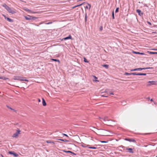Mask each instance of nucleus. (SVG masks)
Returning <instances> with one entry per match:
<instances>
[{"label":"nucleus","mask_w":157,"mask_h":157,"mask_svg":"<svg viewBox=\"0 0 157 157\" xmlns=\"http://www.w3.org/2000/svg\"><path fill=\"white\" fill-rule=\"evenodd\" d=\"M82 5H84V8L85 9H89V10H90V9L91 8V5L87 2H83L80 5H77V6H75V7H78V6H81Z\"/></svg>","instance_id":"f257e3e1"},{"label":"nucleus","mask_w":157,"mask_h":157,"mask_svg":"<svg viewBox=\"0 0 157 157\" xmlns=\"http://www.w3.org/2000/svg\"><path fill=\"white\" fill-rule=\"evenodd\" d=\"M21 132V131L20 129H18L16 130V132L13 135L12 137L13 138H17L18 136L20 134Z\"/></svg>","instance_id":"f03ea898"},{"label":"nucleus","mask_w":157,"mask_h":157,"mask_svg":"<svg viewBox=\"0 0 157 157\" xmlns=\"http://www.w3.org/2000/svg\"><path fill=\"white\" fill-rule=\"evenodd\" d=\"M15 79L21 81H25L28 82V80L25 79V78L20 76L17 77Z\"/></svg>","instance_id":"7ed1b4c3"},{"label":"nucleus","mask_w":157,"mask_h":157,"mask_svg":"<svg viewBox=\"0 0 157 157\" xmlns=\"http://www.w3.org/2000/svg\"><path fill=\"white\" fill-rule=\"evenodd\" d=\"M25 19L27 20H31L32 19H35L36 18H37L35 17H33V16H31L29 15H28V16H25L24 17Z\"/></svg>","instance_id":"20e7f679"},{"label":"nucleus","mask_w":157,"mask_h":157,"mask_svg":"<svg viewBox=\"0 0 157 157\" xmlns=\"http://www.w3.org/2000/svg\"><path fill=\"white\" fill-rule=\"evenodd\" d=\"M150 68H151L150 67L142 68H138L135 69L133 70H131V71H137V70L141 71V70H145V69H150Z\"/></svg>","instance_id":"39448f33"},{"label":"nucleus","mask_w":157,"mask_h":157,"mask_svg":"<svg viewBox=\"0 0 157 157\" xmlns=\"http://www.w3.org/2000/svg\"><path fill=\"white\" fill-rule=\"evenodd\" d=\"M23 10H25V11H26L28 12H29L32 13H38V12H33L31 10L28 9V8L26 7H25L23 8Z\"/></svg>","instance_id":"423d86ee"},{"label":"nucleus","mask_w":157,"mask_h":157,"mask_svg":"<svg viewBox=\"0 0 157 157\" xmlns=\"http://www.w3.org/2000/svg\"><path fill=\"white\" fill-rule=\"evenodd\" d=\"M7 10L10 13H11L12 14H13L15 13V12L12 10V9L10 8V7H9L7 9Z\"/></svg>","instance_id":"0eeeda50"},{"label":"nucleus","mask_w":157,"mask_h":157,"mask_svg":"<svg viewBox=\"0 0 157 157\" xmlns=\"http://www.w3.org/2000/svg\"><path fill=\"white\" fill-rule=\"evenodd\" d=\"M155 83L154 81H149L148 82L147 86L154 85L155 84Z\"/></svg>","instance_id":"6e6552de"},{"label":"nucleus","mask_w":157,"mask_h":157,"mask_svg":"<svg viewBox=\"0 0 157 157\" xmlns=\"http://www.w3.org/2000/svg\"><path fill=\"white\" fill-rule=\"evenodd\" d=\"M69 39H72V37L70 35L68 37L63 38V40H67Z\"/></svg>","instance_id":"1a4fd4ad"},{"label":"nucleus","mask_w":157,"mask_h":157,"mask_svg":"<svg viewBox=\"0 0 157 157\" xmlns=\"http://www.w3.org/2000/svg\"><path fill=\"white\" fill-rule=\"evenodd\" d=\"M2 6L4 7L6 10L9 7L6 4H4L3 5H2Z\"/></svg>","instance_id":"9d476101"},{"label":"nucleus","mask_w":157,"mask_h":157,"mask_svg":"<svg viewBox=\"0 0 157 157\" xmlns=\"http://www.w3.org/2000/svg\"><path fill=\"white\" fill-rule=\"evenodd\" d=\"M133 53H134V54H140V55H144V53H142V52H133Z\"/></svg>","instance_id":"9b49d317"},{"label":"nucleus","mask_w":157,"mask_h":157,"mask_svg":"<svg viewBox=\"0 0 157 157\" xmlns=\"http://www.w3.org/2000/svg\"><path fill=\"white\" fill-rule=\"evenodd\" d=\"M42 100H43L42 104H43V105L44 106H46V103L44 99V98H42Z\"/></svg>","instance_id":"f8f14e48"},{"label":"nucleus","mask_w":157,"mask_h":157,"mask_svg":"<svg viewBox=\"0 0 157 157\" xmlns=\"http://www.w3.org/2000/svg\"><path fill=\"white\" fill-rule=\"evenodd\" d=\"M46 143H48V144H49V143H52V144H55V143L54 142V141H51L50 140H46Z\"/></svg>","instance_id":"ddd939ff"},{"label":"nucleus","mask_w":157,"mask_h":157,"mask_svg":"<svg viewBox=\"0 0 157 157\" xmlns=\"http://www.w3.org/2000/svg\"><path fill=\"white\" fill-rule=\"evenodd\" d=\"M136 12H137L138 13L139 15L140 16H141V11L140 10H136Z\"/></svg>","instance_id":"4468645a"},{"label":"nucleus","mask_w":157,"mask_h":157,"mask_svg":"<svg viewBox=\"0 0 157 157\" xmlns=\"http://www.w3.org/2000/svg\"><path fill=\"white\" fill-rule=\"evenodd\" d=\"M146 75V73H138L137 75Z\"/></svg>","instance_id":"2eb2a0df"},{"label":"nucleus","mask_w":157,"mask_h":157,"mask_svg":"<svg viewBox=\"0 0 157 157\" xmlns=\"http://www.w3.org/2000/svg\"><path fill=\"white\" fill-rule=\"evenodd\" d=\"M127 150L130 152L132 153L133 152V151H132V149L131 148H127Z\"/></svg>","instance_id":"dca6fc26"},{"label":"nucleus","mask_w":157,"mask_h":157,"mask_svg":"<svg viewBox=\"0 0 157 157\" xmlns=\"http://www.w3.org/2000/svg\"><path fill=\"white\" fill-rule=\"evenodd\" d=\"M63 151L64 152H67V153H72L74 155H76V154L70 151Z\"/></svg>","instance_id":"f3484780"},{"label":"nucleus","mask_w":157,"mask_h":157,"mask_svg":"<svg viewBox=\"0 0 157 157\" xmlns=\"http://www.w3.org/2000/svg\"><path fill=\"white\" fill-rule=\"evenodd\" d=\"M51 59L53 61L58 62L59 63L60 62L59 60L58 59Z\"/></svg>","instance_id":"a211bd4d"},{"label":"nucleus","mask_w":157,"mask_h":157,"mask_svg":"<svg viewBox=\"0 0 157 157\" xmlns=\"http://www.w3.org/2000/svg\"><path fill=\"white\" fill-rule=\"evenodd\" d=\"M148 53L150 54H157V52H152L150 51H148Z\"/></svg>","instance_id":"6ab92c4d"},{"label":"nucleus","mask_w":157,"mask_h":157,"mask_svg":"<svg viewBox=\"0 0 157 157\" xmlns=\"http://www.w3.org/2000/svg\"><path fill=\"white\" fill-rule=\"evenodd\" d=\"M98 134L99 135H101V136H104L105 135L103 134V133H102L101 132V131H99V132H98Z\"/></svg>","instance_id":"aec40b11"},{"label":"nucleus","mask_w":157,"mask_h":157,"mask_svg":"<svg viewBox=\"0 0 157 157\" xmlns=\"http://www.w3.org/2000/svg\"><path fill=\"white\" fill-rule=\"evenodd\" d=\"M59 140H61V141H64V142H68V140H66L65 139H59Z\"/></svg>","instance_id":"412c9836"},{"label":"nucleus","mask_w":157,"mask_h":157,"mask_svg":"<svg viewBox=\"0 0 157 157\" xmlns=\"http://www.w3.org/2000/svg\"><path fill=\"white\" fill-rule=\"evenodd\" d=\"M9 22H12L13 21V20L10 18H5Z\"/></svg>","instance_id":"4be33fe9"},{"label":"nucleus","mask_w":157,"mask_h":157,"mask_svg":"<svg viewBox=\"0 0 157 157\" xmlns=\"http://www.w3.org/2000/svg\"><path fill=\"white\" fill-rule=\"evenodd\" d=\"M124 74L127 75H132V73H128L126 72Z\"/></svg>","instance_id":"5701e85b"},{"label":"nucleus","mask_w":157,"mask_h":157,"mask_svg":"<svg viewBox=\"0 0 157 157\" xmlns=\"http://www.w3.org/2000/svg\"><path fill=\"white\" fill-rule=\"evenodd\" d=\"M103 66L104 67H105L106 68H108V65H107V64H104V65H103Z\"/></svg>","instance_id":"b1692460"},{"label":"nucleus","mask_w":157,"mask_h":157,"mask_svg":"<svg viewBox=\"0 0 157 157\" xmlns=\"http://www.w3.org/2000/svg\"><path fill=\"white\" fill-rule=\"evenodd\" d=\"M112 16L113 19H114V11H113L112 13Z\"/></svg>","instance_id":"393cba45"},{"label":"nucleus","mask_w":157,"mask_h":157,"mask_svg":"<svg viewBox=\"0 0 157 157\" xmlns=\"http://www.w3.org/2000/svg\"><path fill=\"white\" fill-rule=\"evenodd\" d=\"M84 61L86 63H88V61L85 58H84Z\"/></svg>","instance_id":"a878e982"},{"label":"nucleus","mask_w":157,"mask_h":157,"mask_svg":"<svg viewBox=\"0 0 157 157\" xmlns=\"http://www.w3.org/2000/svg\"><path fill=\"white\" fill-rule=\"evenodd\" d=\"M14 153V152L12 151H9V154H11V155H13Z\"/></svg>","instance_id":"bb28decb"},{"label":"nucleus","mask_w":157,"mask_h":157,"mask_svg":"<svg viewBox=\"0 0 157 157\" xmlns=\"http://www.w3.org/2000/svg\"><path fill=\"white\" fill-rule=\"evenodd\" d=\"M13 155L15 157H17L18 156V155L17 154L15 153V152Z\"/></svg>","instance_id":"cd10ccee"},{"label":"nucleus","mask_w":157,"mask_h":157,"mask_svg":"<svg viewBox=\"0 0 157 157\" xmlns=\"http://www.w3.org/2000/svg\"><path fill=\"white\" fill-rule=\"evenodd\" d=\"M0 79L5 80L6 79V78L5 77H0Z\"/></svg>","instance_id":"c85d7f7f"},{"label":"nucleus","mask_w":157,"mask_h":157,"mask_svg":"<svg viewBox=\"0 0 157 157\" xmlns=\"http://www.w3.org/2000/svg\"><path fill=\"white\" fill-rule=\"evenodd\" d=\"M119 11V8H117L116 9V10H115V12L116 13H117Z\"/></svg>","instance_id":"c756f323"},{"label":"nucleus","mask_w":157,"mask_h":157,"mask_svg":"<svg viewBox=\"0 0 157 157\" xmlns=\"http://www.w3.org/2000/svg\"><path fill=\"white\" fill-rule=\"evenodd\" d=\"M132 75H137V73L136 72H134V73H132Z\"/></svg>","instance_id":"7c9ffc66"},{"label":"nucleus","mask_w":157,"mask_h":157,"mask_svg":"<svg viewBox=\"0 0 157 157\" xmlns=\"http://www.w3.org/2000/svg\"><path fill=\"white\" fill-rule=\"evenodd\" d=\"M52 22H48V23H45V24H47V25H49V24H52Z\"/></svg>","instance_id":"2f4dec72"},{"label":"nucleus","mask_w":157,"mask_h":157,"mask_svg":"<svg viewBox=\"0 0 157 157\" xmlns=\"http://www.w3.org/2000/svg\"><path fill=\"white\" fill-rule=\"evenodd\" d=\"M101 142L102 143H106L107 142L105 141H101Z\"/></svg>","instance_id":"473e14b6"},{"label":"nucleus","mask_w":157,"mask_h":157,"mask_svg":"<svg viewBox=\"0 0 157 157\" xmlns=\"http://www.w3.org/2000/svg\"><path fill=\"white\" fill-rule=\"evenodd\" d=\"M147 23L149 24L150 25H151V23L149 22H148V21H147Z\"/></svg>","instance_id":"72a5a7b5"},{"label":"nucleus","mask_w":157,"mask_h":157,"mask_svg":"<svg viewBox=\"0 0 157 157\" xmlns=\"http://www.w3.org/2000/svg\"><path fill=\"white\" fill-rule=\"evenodd\" d=\"M63 135L66 136L68 137V136L66 134H63Z\"/></svg>","instance_id":"f704fd0d"},{"label":"nucleus","mask_w":157,"mask_h":157,"mask_svg":"<svg viewBox=\"0 0 157 157\" xmlns=\"http://www.w3.org/2000/svg\"><path fill=\"white\" fill-rule=\"evenodd\" d=\"M44 23V21H42V22H41L40 23V24H43Z\"/></svg>","instance_id":"c9c22d12"},{"label":"nucleus","mask_w":157,"mask_h":157,"mask_svg":"<svg viewBox=\"0 0 157 157\" xmlns=\"http://www.w3.org/2000/svg\"><path fill=\"white\" fill-rule=\"evenodd\" d=\"M87 146H88L87 145V146H84V145H82V146L83 147H87Z\"/></svg>","instance_id":"e433bc0d"},{"label":"nucleus","mask_w":157,"mask_h":157,"mask_svg":"<svg viewBox=\"0 0 157 157\" xmlns=\"http://www.w3.org/2000/svg\"><path fill=\"white\" fill-rule=\"evenodd\" d=\"M102 30V27L101 26L100 28V30Z\"/></svg>","instance_id":"4c0bfd02"},{"label":"nucleus","mask_w":157,"mask_h":157,"mask_svg":"<svg viewBox=\"0 0 157 157\" xmlns=\"http://www.w3.org/2000/svg\"><path fill=\"white\" fill-rule=\"evenodd\" d=\"M93 81H95V82H99V81L98 80H94Z\"/></svg>","instance_id":"58836bf2"},{"label":"nucleus","mask_w":157,"mask_h":157,"mask_svg":"<svg viewBox=\"0 0 157 157\" xmlns=\"http://www.w3.org/2000/svg\"><path fill=\"white\" fill-rule=\"evenodd\" d=\"M93 77L95 79H97V78L95 76H93Z\"/></svg>","instance_id":"ea45409f"},{"label":"nucleus","mask_w":157,"mask_h":157,"mask_svg":"<svg viewBox=\"0 0 157 157\" xmlns=\"http://www.w3.org/2000/svg\"><path fill=\"white\" fill-rule=\"evenodd\" d=\"M110 94H112V95H113V94H113V93H110Z\"/></svg>","instance_id":"a19ab883"},{"label":"nucleus","mask_w":157,"mask_h":157,"mask_svg":"<svg viewBox=\"0 0 157 157\" xmlns=\"http://www.w3.org/2000/svg\"><path fill=\"white\" fill-rule=\"evenodd\" d=\"M93 147H89L88 148L90 149H93Z\"/></svg>","instance_id":"79ce46f5"},{"label":"nucleus","mask_w":157,"mask_h":157,"mask_svg":"<svg viewBox=\"0 0 157 157\" xmlns=\"http://www.w3.org/2000/svg\"><path fill=\"white\" fill-rule=\"evenodd\" d=\"M38 100L39 102H40V99H38Z\"/></svg>","instance_id":"37998d69"},{"label":"nucleus","mask_w":157,"mask_h":157,"mask_svg":"<svg viewBox=\"0 0 157 157\" xmlns=\"http://www.w3.org/2000/svg\"><path fill=\"white\" fill-rule=\"evenodd\" d=\"M96 147H93V149H96Z\"/></svg>","instance_id":"c03bdc74"},{"label":"nucleus","mask_w":157,"mask_h":157,"mask_svg":"<svg viewBox=\"0 0 157 157\" xmlns=\"http://www.w3.org/2000/svg\"><path fill=\"white\" fill-rule=\"evenodd\" d=\"M125 140H128V141H130V140H128V139H126Z\"/></svg>","instance_id":"a18cd8bd"},{"label":"nucleus","mask_w":157,"mask_h":157,"mask_svg":"<svg viewBox=\"0 0 157 157\" xmlns=\"http://www.w3.org/2000/svg\"><path fill=\"white\" fill-rule=\"evenodd\" d=\"M151 101H153V99H151L150 100Z\"/></svg>","instance_id":"49530a36"},{"label":"nucleus","mask_w":157,"mask_h":157,"mask_svg":"<svg viewBox=\"0 0 157 157\" xmlns=\"http://www.w3.org/2000/svg\"><path fill=\"white\" fill-rule=\"evenodd\" d=\"M1 156H2V157H4V156H3V155H2V154H1Z\"/></svg>","instance_id":"de8ad7c7"},{"label":"nucleus","mask_w":157,"mask_h":157,"mask_svg":"<svg viewBox=\"0 0 157 157\" xmlns=\"http://www.w3.org/2000/svg\"><path fill=\"white\" fill-rule=\"evenodd\" d=\"M86 16H85V19L86 20Z\"/></svg>","instance_id":"09e8293b"},{"label":"nucleus","mask_w":157,"mask_h":157,"mask_svg":"<svg viewBox=\"0 0 157 157\" xmlns=\"http://www.w3.org/2000/svg\"><path fill=\"white\" fill-rule=\"evenodd\" d=\"M153 49L154 50H157V49Z\"/></svg>","instance_id":"8fccbe9b"},{"label":"nucleus","mask_w":157,"mask_h":157,"mask_svg":"<svg viewBox=\"0 0 157 157\" xmlns=\"http://www.w3.org/2000/svg\"><path fill=\"white\" fill-rule=\"evenodd\" d=\"M105 97H107V96H105Z\"/></svg>","instance_id":"3c124183"},{"label":"nucleus","mask_w":157,"mask_h":157,"mask_svg":"<svg viewBox=\"0 0 157 157\" xmlns=\"http://www.w3.org/2000/svg\"><path fill=\"white\" fill-rule=\"evenodd\" d=\"M148 157L147 156V157Z\"/></svg>","instance_id":"603ef678"},{"label":"nucleus","mask_w":157,"mask_h":157,"mask_svg":"<svg viewBox=\"0 0 157 157\" xmlns=\"http://www.w3.org/2000/svg\"><path fill=\"white\" fill-rule=\"evenodd\" d=\"M156 157H157V156Z\"/></svg>","instance_id":"864d4df0"}]
</instances>
